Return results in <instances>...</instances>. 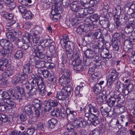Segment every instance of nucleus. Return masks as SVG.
Returning a JSON list of instances; mask_svg holds the SVG:
<instances>
[{"label":"nucleus","instance_id":"29","mask_svg":"<svg viewBox=\"0 0 135 135\" xmlns=\"http://www.w3.org/2000/svg\"><path fill=\"white\" fill-rule=\"evenodd\" d=\"M25 112L30 117H31L33 114V111L32 109V105H28L25 106L24 108Z\"/></svg>","mask_w":135,"mask_h":135},{"label":"nucleus","instance_id":"13","mask_svg":"<svg viewBox=\"0 0 135 135\" xmlns=\"http://www.w3.org/2000/svg\"><path fill=\"white\" fill-rule=\"evenodd\" d=\"M8 62L7 58H3L0 59V70L3 71L7 68Z\"/></svg>","mask_w":135,"mask_h":135},{"label":"nucleus","instance_id":"31","mask_svg":"<svg viewBox=\"0 0 135 135\" xmlns=\"http://www.w3.org/2000/svg\"><path fill=\"white\" fill-rule=\"evenodd\" d=\"M99 115L94 116L93 117H90L91 119L89 120L91 122V123L93 125L96 126L99 123L100 120L98 116Z\"/></svg>","mask_w":135,"mask_h":135},{"label":"nucleus","instance_id":"45","mask_svg":"<svg viewBox=\"0 0 135 135\" xmlns=\"http://www.w3.org/2000/svg\"><path fill=\"white\" fill-rule=\"evenodd\" d=\"M52 107L50 105L49 102L48 100L46 101L45 102V105L44 110L46 112H49L51 109H52Z\"/></svg>","mask_w":135,"mask_h":135},{"label":"nucleus","instance_id":"46","mask_svg":"<svg viewBox=\"0 0 135 135\" xmlns=\"http://www.w3.org/2000/svg\"><path fill=\"white\" fill-rule=\"evenodd\" d=\"M23 55V54L22 51L19 50L16 52L14 57L15 59H18L21 58Z\"/></svg>","mask_w":135,"mask_h":135},{"label":"nucleus","instance_id":"16","mask_svg":"<svg viewBox=\"0 0 135 135\" xmlns=\"http://www.w3.org/2000/svg\"><path fill=\"white\" fill-rule=\"evenodd\" d=\"M115 89L118 92L120 93H123L125 95V90L126 85L122 83H117L115 87Z\"/></svg>","mask_w":135,"mask_h":135},{"label":"nucleus","instance_id":"12","mask_svg":"<svg viewBox=\"0 0 135 135\" xmlns=\"http://www.w3.org/2000/svg\"><path fill=\"white\" fill-rule=\"evenodd\" d=\"M57 122V120L55 118H51L47 122L48 129L52 131L54 129Z\"/></svg>","mask_w":135,"mask_h":135},{"label":"nucleus","instance_id":"59","mask_svg":"<svg viewBox=\"0 0 135 135\" xmlns=\"http://www.w3.org/2000/svg\"><path fill=\"white\" fill-rule=\"evenodd\" d=\"M4 48L12 52V49L13 48V45L9 41L7 43L6 45H5Z\"/></svg>","mask_w":135,"mask_h":135},{"label":"nucleus","instance_id":"50","mask_svg":"<svg viewBox=\"0 0 135 135\" xmlns=\"http://www.w3.org/2000/svg\"><path fill=\"white\" fill-rule=\"evenodd\" d=\"M11 2L8 0H0V9H2L3 8L5 4L8 6Z\"/></svg>","mask_w":135,"mask_h":135},{"label":"nucleus","instance_id":"64","mask_svg":"<svg viewBox=\"0 0 135 135\" xmlns=\"http://www.w3.org/2000/svg\"><path fill=\"white\" fill-rule=\"evenodd\" d=\"M90 16V17L91 18V21L92 22H97L99 19V16L98 15L95 14L92 15Z\"/></svg>","mask_w":135,"mask_h":135},{"label":"nucleus","instance_id":"34","mask_svg":"<svg viewBox=\"0 0 135 135\" xmlns=\"http://www.w3.org/2000/svg\"><path fill=\"white\" fill-rule=\"evenodd\" d=\"M60 112L59 108H54L53 109H52L51 112V114L52 116L58 117L60 116Z\"/></svg>","mask_w":135,"mask_h":135},{"label":"nucleus","instance_id":"28","mask_svg":"<svg viewBox=\"0 0 135 135\" xmlns=\"http://www.w3.org/2000/svg\"><path fill=\"white\" fill-rule=\"evenodd\" d=\"M86 27V26H85L84 24L79 25L76 29L77 33L80 35L83 34L85 32H86V31H88L85 30V28Z\"/></svg>","mask_w":135,"mask_h":135},{"label":"nucleus","instance_id":"25","mask_svg":"<svg viewBox=\"0 0 135 135\" xmlns=\"http://www.w3.org/2000/svg\"><path fill=\"white\" fill-rule=\"evenodd\" d=\"M41 109H35V114H32L31 117L32 120L33 122L36 121L40 116Z\"/></svg>","mask_w":135,"mask_h":135},{"label":"nucleus","instance_id":"47","mask_svg":"<svg viewBox=\"0 0 135 135\" xmlns=\"http://www.w3.org/2000/svg\"><path fill=\"white\" fill-rule=\"evenodd\" d=\"M83 61L85 66H89L91 63L92 60L91 58L85 57L83 58Z\"/></svg>","mask_w":135,"mask_h":135},{"label":"nucleus","instance_id":"40","mask_svg":"<svg viewBox=\"0 0 135 135\" xmlns=\"http://www.w3.org/2000/svg\"><path fill=\"white\" fill-rule=\"evenodd\" d=\"M70 41L68 35H64L63 36V39H61L60 43L62 46L67 43L68 42Z\"/></svg>","mask_w":135,"mask_h":135},{"label":"nucleus","instance_id":"32","mask_svg":"<svg viewBox=\"0 0 135 135\" xmlns=\"http://www.w3.org/2000/svg\"><path fill=\"white\" fill-rule=\"evenodd\" d=\"M40 81L35 79H29L28 81L29 85L32 87L38 88Z\"/></svg>","mask_w":135,"mask_h":135},{"label":"nucleus","instance_id":"57","mask_svg":"<svg viewBox=\"0 0 135 135\" xmlns=\"http://www.w3.org/2000/svg\"><path fill=\"white\" fill-rule=\"evenodd\" d=\"M49 79L51 83H55L56 79V76L53 73H50V76L49 77Z\"/></svg>","mask_w":135,"mask_h":135},{"label":"nucleus","instance_id":"61","mask_svg":"<svg viewBox=\"0 0 135 135\" xmlns=\"http://www.w3.org/2000/svg\"><path fill=\"white\" fill-rule=\"evenodd\" d=\"M73 66L74 70L77 71H82L84 69V66L81 64Z\"/></svg>","mask_w":135,"mask_h":135},{"label":"nucleus","instance_id":"44","mask_svg":"<svg viewBox=\"0 0 135 135\" xmlns=\"http://www.w3.org/2000/svg\"><path fill=\"white\" fill-rule=\"evenodd\" d=\"M101 89V86L98 84H96L93 87L94 92L95 94L99 93Z\"/></svg>","mask_w":135,"mask_h":135},{"label":"nucleus","instance_id":"43","mask_svg":"<svg viewBox=\"0 0 135 135\" xmlns=\"http://www.w3.org/2000/svg\"><path fill=\"white\" fill-rule=\"evenodd\" d=\"M103 54L102 58L103 59V60L104 62H105L108 61L109 59L112 57V55L109 53H102Z\"/></svg>","mask_w":135,"mask_h":135},{"label":"nucleus","instance_id":"3","mask_svg":"<svg viewBox=\"0 0 135 135\" xmlns=\"http://www.w3.org/2000/svg\"><path fill=\"white\" fill-rule=\"evenodd\" d=\"M109 75L107 76V84L111 85L114 82L118 79L119 76V73L114 69H110L108 73Z\"/></svg>","mask_w":135,"mask_h":135},{"label":"nucleus","instance_id":"51","mask_svg":"<svg viewBox=\"0 0 135 135\" xmlns=\"http://www.w3.org/2000/svg\"><path fill=\"white\" fill-rule=\"evenodd\" d=\"M90 17V16H89V17H86L85 19V23H87V25H95L96 27L98 26V23H94L92 22Z\"/></svg>","mask_w":135,"mask_h":135},{"label":"nucleus","instance_id":"20","mask_svg":"<svg viewBox=\"0 0 135 135\" xmlns=\"http://www.w3.org/2000/svg\"><path fill=\"white\" fill-rule=\"evenodd\" d=\"M103 18V19H99L100 24L103 28H106L109 27L110 25L109 21L105 18Z\"/></svg>","mask_w":135,"mask_h":135},{"label":"nucleus","instance_id":"55","mask_svg":"<svg viewBox=\"0 0 135 135\" xmlns=\"http://www.w3.org/2000/svg\"><path fill=\"white\" fill-rule=\"evenodd\" d=\"M24 13L23 18L26 20L31 19L32 17V15L30 11H27Z\"/></svg>","mask_w":135,"mask_h":135},{"label":"nucleus","instance_id":"17","mask_svg":"<svg viewBox=\"0 0 135 135\" xmlns=\"http://www.w3.org/2000/svg\"><path fill=\"white\" fill-rule=\"evenodd\" d=\"M15 70L14 69H10L7 70L2 74V76L4 78H8L9 77L13 76L15 73Z\"/></svg>","mask_w":135,"mask_h":135},{"label":"nucleus","instance_id":"26","mask_svg":"<svg viewBox=\"0 0 135 135\" xmlns=\"http://www.w3.org/2000/svg\"><path fill=\"white\" fill-rule=\"evenodd\" d=\"M23 71L24 74H27L31 72V66L29 63L24 65Z\"/></svg>","mask_w":135,"mask_h":135},{"label":"nucleus","instance_id":"62","mask_svg":"<svg viewBox=\"0 0 135 135\" xmlns=\"http://www.w3.org/2000/svg\"><path fill=\"white\" fill-rule=\"evenodd\" d=\"M112 45L113 50L115 51H117L119 50V46L118 44V42L117 40H114L113 41Z\"/></svg>","mask_w":135,"mask_h":135},{"label":"nucleus","instance_id":"39","mask_svg":"<svg viewBox=\"0 0 135 135\" xmlns=\"http://www.w3.org/2000/svg\"><path fill=\"white\" fill-rule=\"evenodd\" d=\"M52 16H50L52 20L54 19L57 20L58 18H60V17L61 16L60 14L57 13V12H55L54 10H52L51 12Z\"/></svg>","mask_w":135,"mask_h":135},{"label":"nucleus","instance_id":"60","mask_svg":"<svg viewBox=\"0 0 135 135\" xmlns=\"http://www.w3.org/2000/svg\"><path fill=\"white\" fill-rule=\"evenodd\" d=\"M66 54L68 57L70 59V60L73 59V52L74 50H67V49H66Z\"/></svg>","mask_w":135,"mask_h":135},{"label":"nucleus","instance_id":"5","mask_svg":"<svg viewBox=\"0 0 135 135\" xmlns=\"http://www.w3.org/2000/svg\"><path fill=\"white\" fill-rule=\"evenodd\" d=\"M78 19L76 18L70 19L69 16H67L65 23L67 26L71 27L77 26L79 23L78 22Z\"/></svg>","mask_w":135,"mask_h":135},{"label":"nucleus","instance_id":"15","mask_svg":"<svg viewBox=\"0 0 135 135\" xmlns=\"http://www.w3.org/2000/svg\"><path fill=\"white\" fill-rule=\"evenodd\" d=\"M15 91V90L14 89H10L8 91V92L11 99H19L20 100V99H21L20 98L21 96L17 94Z\"/></svg>","mask_w":135,"mask_h":135},{"label":"nucleus","instance_id":"33","mask_svg":"<svg viewBox=\"0 0 135 135\" xmlns=\"http://www.w3.org/2000/svg\"><path fill=\"white\" fill-rule=\"evenodd\" d=\"M61 3H55L54 5V9L52 10H54L55 12H57L58 13L60 14L62 12Z\"/></svg>","mask_w":135,"mask_h":135},{"label":"nucleus","instance_id":"54","mask_svg":"<svg viewBox=\"0 0 135 135\" xmlns=\"http://www.w3.org/2000/svg\"><path fill=\"white\" fill-rule=\"evenodd\" d=\"M100 55V56L99 55H95L94 57H93L94 59V61H96V62L100 61L101 62H104L103 61L104 60L102 58V56L101 54Z\"/></svg>","mask_w":135,"mask_h":135},{"label":"nucleus","instance_id":"37","mask_svg":"<svg viewBox=\"0 0 135 135\" xmlns=\"http://www.w3.org/2000/svg\"><path fill=\"white\" fill-rule=\"evenodd\" d=\"M21 80V84H25L27 82L28 75L26 74H23L22 75H20V74L18 75Z\"/></svg>","mask_w":135,"mask_h":135},{"label":"nucleus","instance_id":"52","mask_svg":"<svg viewBox=\"0 0 135 135\" xmlns=\"http://www.w3.org/2000/svg\"><path fill=\"white\" fill-rule=\"evenodd\" d=\"M123 45L124 47H130L133 48V44L131 41L125 40L123 43Z\"/></svg>","mask_w":135,"mask_h":135},{"label":"nucleus","instance_id":"10","mask_svg":"<svg viewBox=\"0 0 135 135\" xmlns=\"http://www.w3.org/2000/svg\"><path fill=\"white\" fill-rule=\"evenodd\" d=\"M45 85L42 80H41L38 85V88L39 89V94L42 96H44L45 95Z\"/></svg>","mask_w":135,"mask_h":135},{"label":"nucleus","instance_id":"41","mask_svg":"<svg viewBox=\"0 0 135 135\" xmlns=\"http://www.w3.org/2000/svg\"><path fill=\"white\" fill-rule=\"evenodd\" d=\"M1 15L3 17L8 20L12 19L14 17V14L12 13H8L6 12H2Z\"/></svg>","mask_w":135,"mask_h":135},{"label":"nucleus","instance_id":"42","mask_svg":"<svg viewBox=\"0 0 135 135\" xmlns=\"http://www.w3.org/2000/svg\"><path fill=\"white\" fill-rule=\"evenodd\" d=\"M37 58H36V62L35 63V67L36 68H40L44 67V61H43L40 60L39 61H37L38 60Z\"/></svg>","mask_w":135,"mask_h":135},{"label":"nucleus","instance_id":"58","mask_svg":"<svg viewBox=\"0 0 135 135\" xmlns=\"http://www.w3.org/2000/svg\"><path fill=\"white\" fill-rule=\"evenodd\" d=\"M63 74L62 76H61L63 77L64 78H67L68 79H70L69 77L70 76V71L65 69L64 70Z\"/></svg>","mask_w":135,"mask_h":135},{"label":"nucleus","instance_id":"19","mask_svg":"<svg viewBox=\"0 0 135 135\" xmlns=\"http://www.w3.org/2000/svg\"><path fill=\"white\" fill-rule=\"evenodd\" d=\"M75 58L72 59L70 60V62L73 65H77L80 64L81 63V60L80 59L79 55L78 54L75 55Z\"/></svg>","mask_w":135,"mask_h":135},{"label":"nucleus","instance_id":"56","mask_svg":"<svg viewBox=\"0 0 135 135\" xmlns=\"http://www.w3.org/2000/svg\"><path fill=\"white\" fill-rule=\"evenodd\" d=\"M133 28L129 25H127L124 28L125 31L126 33H131L133 31Z\"/></svg>","mask_w":135,"mask_h":135},{"label":"nucleus","instance_id":"1","mask_svg":"<svg viewBox=\"0 0 135 135\" xmlns=\"http://www.w3.org/2000/svg\"><path fill=\"white\" fill-rule=\"evenodd\" d=\"M114 16L115 18V22L116 27L118 29H120L122 28V27L124 26L127 22L128 21L130 20L131 18H129L128 15L123 14L120 15L119 18L118 16L114 15Z\"/></svg>","mask_w":135,"mask_h":135},{"label":"nucleus","instance_id":"14","mask_svg":"<svg viewBox=\"0 0 135 135\" xmlns=\"http://www.w3.org/2000/svg\"><path fill=\"white\" fill-rule=\"evenodd\" d=\"M88 110L91 115L93 116L99 115V112L97 108L92 105L91 104L88 105Z\"/></svg>","mask_w":135,"mask_h":135},{"label":"nucleus","instance_id":"48","mask_svg":"<svg viewBox=\"0 0 135 135\" xmlns=\"http://www.w3.org/2000/svg\"><path fill=\"white\" fill-rule=\"evenodd\" d=\"M96 41L98 42V45L102 47H103L104 43L105 42V40L103 38V36H100L98 38V40H96Z\"/></svg>","mask_w":135,"mask_h":135},{"label":"nucleus","instance_id":"6","mask_svg":"<svg viewBox=\"0 0 135 135\" xmlns=\"http://www.w3.org/2000/svg\"><path fill=\"white\" fill-rule=\"evenodd\" d=\"M37 45H34L33 46V49L35 54L34 55V59H36V58L39 59H42L45 56V54H43L41 51H39L38 48V44Z\"/></svg>","mask_w":135,"mask_h":135},{"label":"nucleus","instance_id":"4","mask_svg":"<svg viewBox=\"0 0 135 135\" xmlns=\"http://www.w3.org/2000/svg\"><path fill=\"white\" fill-rule=\"evenodd\" d=\"M87 122L81 118H75L73 122V125L75 127H85L87 125Z\"/></svg>","mask_w":135,"mask_h":135},{"label":"nucleus","instance_id":"35","mask_svg":"<svg viewBox=\"0 0 135 135\" xmlns=\"http://www.w3.org/2000/svg\"><path fill=\"white\" fill-rule=\"evenodd\" d=\"M92 48L94 52V54L98 53L99 52H101V54H102V50H103L104 49H103V47H102L100 46L99 45H92Z\"/></svg>","mask_w":135,"mask_h":135},{"label":"nucleus","instance_id":"7","mask_svg":"<svg viewBox=\"0 0 135 135\" xmlns=\"http://www.w3.org/2000/svg\"><path fill=\"white\" fill-rule=\"evenodd\" d=\"M82 48V50L84 53L85 57L91 59L94 57L95 54L93 50L89 49L86 48L84 45Z\"/></svg>","mask_w":135,"mask_h":135},{"label":"nucleus","instance_id":"9","mask_svg":"<svg viewBox=\"0 0 135 135\" xmlns=\"http://www.w3.org/2000/svg\"><path fill=\"white\" fill-rule=\"evenodd\" d=\"M12 53L4 47H0V54L4 58L10 57Z\"/></svg>","mask_w":135,"mask_h":135},{"label":"nucleus","instance_id":"11","mask_svg":"<svg viewBox=\"0 0 135 135\" xmlns=\"http://www.w3.org/2000/svg\"><path fill=\"white\" fill-rule=\"evenodd\" d=\"M67 119L68 121L70 122H72L74 120L75 116L76 115V112L74 110H71L69 108L68 109Z\"/></svg>","mask_w":135,"mask_h":135},{"label":"nucleus","instance_id":"36","mask_svg":"<svg viewBox=\"0 0 135 135\" xmlns=\"http://www.w3.org/2000/svg\"><path fill=\"white\" fill-rule=\"evenodd\" d=\"M114 96L113 97H111L107 100L106 103L110 107L113 106L115 104L116 101V99Z\"/></svg>","mask_w":135,"mask_h":135},{"label":"nucleus","instance_id":"8","mask_svg":"<svg viewBox=\"0 0 135 135\" xmlns=\"http://www.w3.org/2000/svg\"><path fill=\"white\" fill-rule=\"evenodd\" d=\"M109 94V93H107V92L106 93V90L103 91L102 93H100L98 94L96 97L97 102L99 103L103 102L104 100L103 98L104 99L106 98Z\"/></svg>","mask_w":135,"mask_h":135},{"label":"nucleus","instance_id":"63","mask_svg":"<svg viewBox=\"0 0 135 135\" xmlns=\"http://www.w3.org/2000/svg\"><path fill=\"white\" fill-rule=\"evenodd\" d=\"M22 40L21 38L18 39L16 42V44L19 48H21L25 43V41H24Z\"/></svg>","mask_w":135,"mask_h":135},{"label":"nucleus","instance_id":"23","mask_svg":"<svg viewBox=\"0 0 135 135\" xmlns=\"http://www.w3.org/2000/svg\"><path fill=\"white\" fill-rule=\"evenodd\" d=\"M80 2L79 1H73L70 4L71 9L74 12H76L80 7L79 6Z\"/></svg>","mask_w":135,"mask_h":135},{"label":"nucleus","instance_id":"27","mask_svg":"<svg viewBox=\"0 0 135 135\" xmlns=\"http://www.w3.org/2000/svg\"><path fill=\"white\" fill-rule=\"evenodd\" d=\"M116 101L117 102L118 104H122L125 100L124 96L122 94H119L117 95H114Z\"/></svg>","mask_w":135,"mask_h":135},{"label":"nucleus","instance_id":"38","mask_svg":"<svg viewBox=\"0 0 135 135\" xmlns=\"http://www.w3.org/2000/svg\"><path fill=\"white\" fill-rule=\"evenodd\" d=\"M126 90H125V95H128L129 93L134 88V85L132 84L126 85Z\"/></svg>","mask_w":135,"mask_h":135},{"label":"nucleus","instance_id":"2","mask_svg":"<svg viewBox=\"0 0 135 135\" xmlns=\"http://www.w3.org/2000/svg\"><path fill=\"white\" fill-rule=\"evenodd\" d=\"M22 39L25 43H28L32 42L36 43H40L41 42L40 40V38L36 34L33 33L32 35L29 34L28 32H26L23 35V37L21 38Z\"/></svg>","mask_w":135,"mask_h":135},{"label":"nucleus","instance_id":"30","mask_svg":"<svg viewBox=\"0 0 135 135\" xmlns=\"http://www.w3.org/2000/svg\"><path fill=\"white\" fill-rule=\"evenodd\" d=\"M74 46L75 44L74 43L70 41L69 42H68L62 47L63 48H66V49H67V50H74Z\"/></svg>","mask_w":135,"mask_h":135},{"label":"nucleus","instance_id":"53","mask_svg":"<svg viewBox=\"0 0 135 135\" xmlns=\"http://www.w3.org/2000/svg\"><path fill=\"white\" fill-rule=\"evenodd\" d=\"M8 107L5 103L0 102V111H1L3 112L6 110Z\"/></svg>","mask_w":135,"mask_h":135},{"label":"nucleus","instance_id":"24","mask_svg":"<svg viewBox=\"0 0 135 135\" xmlns=\"http://www.w3.org/2000/svg\"><path fill=\"white\" fill-rule=\"evenodd\" d=\"M56 97L59 100H60L64 99V98H68V97L66 94V93H65L63 90L62 89L61 91L57 92Z\"/></svg>","mask_w":135,"mask_h":135},{"label":"nucleus","instance_id":"22","mask_svg":"<svg viewBox=\"0 0 135 135\" xmlns=\"http://www.w3.org/2000/svg\"><path fill=\"white\" fill-rule=\"evenodd\" d=\"M6 35L8 39L12 42H13L16 40V37L15 36L14 33L11 31L6 32Z\"/></svg>","mask_w":135,"mask_h":135},{"label":"nucleus","instance_id":"49","mask_svg":"<svg viewBox=\"0 0 135 135\" xmlns=\"http://www.w3.org/2000/svg\"><path fill=\"white\" fill-rule=\"evenodd\" d=\"M99 0H89L88 4V8L93 7L97 4Z\"/></svg>","mask_w":135,"mask_h":135},{"label":"nucleus","instance_id":"21","mask_svg":"<svg viewBox=\"0 0 135 135\" xmlns=\"http://www.w3.org/2000/svg\"><path fill=\"white\" fill-rule=\"evenodd\" d=\"M70 81V79L63 78L61 77L59 78V84L62 86H66Z\"/></svg>","mask_w":135,"mask_h":135},{"label":"nucleus","instance_id":"18","mask_svg":"<svg viewBox=\"0 0 135 135\" xmlns=\"http://www.w3.org/2000/svg\"><path fill=\"white\" fill-rule=\"evenodd\" d=\"M68 97L70 95H72L73 94V89L70 85H68L67 86L64 87L62 89Z\"/></svg>","mask_w":135,"mask_h":135}]
</instances>
